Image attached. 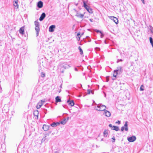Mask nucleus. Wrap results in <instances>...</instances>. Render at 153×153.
Returning a JSON list of instances; mask_svg holds the SVG:
<instances>
[{
  "mask_svg": "<svg viewBox=\"0 0 153 153\" xmlns=\"http://www.w3.org/2000/svg\"><path fill=\"white\" fill-rule=\"evenodd\" d=\"M95 107V109L99 111H104L103 114L105 113V105L102 104H99Z\"/></svg>",
  "mask_w": 153,
  "mask_h": 153,
  "instance_id": "obj_1",
  "label": "nucleus"
},
{
  "mask_svg": "<svg viewBox=\"0 0 153 153\" xmlns=\"http://www.w3.org/2000/svg\"><path fill=\"white\" fill-rule=\"evenodd\" d=\"M83 6L90 13H93L92 10L91 8H90L86 4L85 1H83Z\"/></svg>",
  "mask_w": 153,
  "mask_h": 153,
  "instance_id": "obj_2",
  "label": "nucleus"
},
{
  "mask_svg": "<svg viewBox=\"0 0 153 153\" xmlns=\"http://www.w3.org/2000/svg\"><path fill=\"white\" fill-rule=\"evenodd\" d=\"M51 133V132H50L49 134H45L44 137L42 138V142H47L49 140V138L48 137V136H49L50 134Z\"/></svg>",
  "mask_w": 153,
  "mask_h": 153,
  "instance_id": "obj_3",
  "label": "nucleus"
},
{
  "mask_svg": "<svg viewBox=\"0 0 153 153\" xmlns=\"http://www.w3.org/2000/svg\"><path fill=\"white\" fill-rule=\"evenodd\" d=\"M59 67L61 68H63L65 69H68L71 67V66L69 65L64 64L63 63H60L59 65Z\"/></svg>",
  "mask_w": 153,
  "mask_h": 153,
  "instance_id": "obj_4",
  "label": "nucleus"
},
{
  "mask_svg": "<svg viewBox=\"0 0 153 153\" xmlns=\"http://www.w3.org/2000/svg\"><path fill=\"white\" fill-rule=\"evenodd\" d=\"M136 138L134 136L130 137L127 138V140L128 141L131 142H134L136 140Z\"/></svg>",
  "mask_w": 153,
  "mask_h": 153,
  "instance_id": "obj_5",
  "label": "nucleus"
},
{
  "mask_svg": "<svg viewBox=\"0 0 153 153\" xmlns=\"http://www.w3.org/2000/svg\"><path fill=\"white\" fill-rule=\"evenodd\" d=\"M110 19L111 20V21L114 22L116 24L118 23V21L117 19L114 16L109 17Z\"/></svg>",
  "mask_w": 153,
  "mask_h": 153,
  "instance_id": "obj_6",
  "label": "nucleus"
},
{
  "mask_svg": "<svg viewBox=\"0 0 153 153\" xmlns=\"http://www.w3.org/2000/svg\"><path fill=\"white\" fill-rule=\"evenodd\" d=\"M76 11V14L75 15V16L77 17L82 18L84 16V15L85 13L84 14H80L78 12V11H76V10H75Z\"/></svg>",
  "mask_w": 153,
  "mask_h": 153,
  "instance_id": "obj_7",
  "label": "nucleus"
},
{
  "mask_svg": "<svg viewBox=\"0 0 153 153\" xmlns=\"http://www.w3.org/2000/svg\"><path fill=\"white\" fill-rule=\"evenodd\" d=\"M35 25V30H36V29H40L39 28V22L37 21H35L34 22Z\"/></svg>",
  "mask_w": 153,
  "mask_h": 153,
  "instance_id": "obj_8",
  "label": "nucleus"
},
{
  "mask_svg": "<svg viewBox=\"0 0 153 153\" xmlns=\"http://www.w3.org/2000/svg\"><path fill=\"white\" fill-rule=\"evenodd\" d=\"M46 16V14L45 13H43L39 18V20L40 21H42L43 20Z\"/></svg>",
  "mask_w": 153,
  "mask_h": 153,
  "instance_id": "obj_9",
  "label": "nucleus"
},
{
  "mask_svg": "<svg viewBox=\"0 0 153 153\" xmlns=\"http://www.w3.org/2000/svg\"><path fill=\"white\" fill-rule=\"evenodd\" d=\"M55 25H52L50 26L49 28V30L50 32H53L54 31V29L55 28Z\"/></svg>",
  "mask_w": 153,
  "mask_h": 153,
  "instance_id": "obj_10",
  "label": "nucleus"
},
{
  "mask_svg": "<svg viewBox=\"0 0 153 153\" xmlns=\"http://www.w3.org/2000/svg\"><path fill=\"white\" fill-rule=\"evenodd\" d=\"M94 31L97 33H100L101 38H102L104 36V35L101 31L97 29L94 30Z\"/></svg>",
  "mask_w": 153,
  "mask_h": 153,
  "instance_id": "obj_11",
  "label": "nucleus"
},
{
  "mask_svg": "<svg viewBox=\"0 0 153 153\" xmlns=\"http://www.w3.org/2000/svg\"><path fill=\"white\" fill-rule=\"evenodd\" d=\"M37 7L39 8H41L43 7V3L41 1H39L37 4Z\"/></svg>",
  "mask_w": 153,
  "mask_h": 153,
  "instance_id": "obj_12",
  "label": "nucleus"
},
{
  "mask_svg": "<svg viewBox=\"0 0 153 153\" xmlns=\"http://www.w3.org/2000/svg\"><path fill=\"white\" fill-rule=\"evenodd\" d=\"M67 103L69 105L71 106H74V101L73 100H68Z\"/></svg>",
  "mask_w": 153,
  "mask_h": 153,
  "instance_id": "obj_13",
  "label": "nucleus"
},
{
  "mask_svg": "<svg viewBox=\"0 0 153 153\" xmlns=\"http://www.w3.org/2000/svg\"><path fill=\"white\" fill-rule=\"evenodd\" d=\"M116 71L118 72L119 74H120L122 72V67L120 66L117 67L116 70H115Z\"/></svg>",
  "mask_w": 153,
  "mask_h": 153,
  "instance_id": "obj_14",
  "label": "nucleus"
},
{
  "mask_svg": "<svg viewBox=\"0 0 153 153\" xmlns=\"http://www.w3.org/2000/svg\"><path fill=\"white\" fill-rule=\"evenodd\" d=\"M60 124V123L59 122H56V123H53L51 124V126L53 127H56L58 126H59Z\"/></svg>",
  "mask_w": 153,
  "mask_h": 153,
  "instance_id": "obj_15",
  "label": "nucleus"
},
{
  "mask_svg": "<svg viewBox=\"0 0 153 153\" xmlns=\"http://www.w3.org/2000/svg\"><path fill=\"white\" fill-rule=\"evenodd\" d=\"M20 33L22 35L24 33V26L21 27L19 29Z\"/></svg>",
  "mask_w": 153,
  "mask_h": 153,
  "instance_id": "obj_16",
  "label": "nucleus"
},
{
  "mask_svg": "<svg viewBox=\"0 0 153 153\" xmlns=\"http://www.w3.org/2000/svg\"><path fill=\"white\" fill-rule=\"evenodd\" d=\"M42 128L44 131H47L49 129V127L48 126L44 125L43 126Z\"/></svg>",
  "mask_w": 153,
  "mask_h": 153,
  "instance_id": "obj_17",
  "label": "nucleus"
},
{
  "mask_svg": "<svg viewBox=\"0 0 153 153\" xmlns=\"http://www.w3.org/2000/svg\"><path fill=\"white\" fill-rule=\"evenodd\" d=\"M33 114L36 117H37V118H38L39 112L38 110H35L33 112Z\"/></svg>",
  "mask_w": 153,
  "mask_h": 153,
  "instance_id": "obj_18",
  "label": "nucleus"
},
{
  "mask_svg": "<svg viewBox=\"0 0 153 153\" xmlns=\"http://www.w3.org/2000/svg\"><path fill=\"white\" fill-rule=\"evenodd\" d=\"M128 122L127 121H126L124 126L123 127H124V128H125V130L126 131H128Z\"/></svg>",
  "mask_w": 153,
  "mask_h": 153,
  "instance_id": "obj_19",
  "label": "nucleus"
},
{
  "mask_svg": "<svg viewBox=\"0 0 153 153\" xmlns=\"http://www.w3.org/2000/svg\"><path fill=\"white\" fill-rule=\"evenodd\" d=\"M61 101V98L59 96L56 97L55 98V102H58Z\"/></svg>",
  "mask_w": 153,
  "mask_h": 153,
  "instance_id": "obj_20",
  "label": "nucleus"
},
{
  "mask_svg": "<svg viewBox=\"0 0 153 153\" xmlns=\"http://www.w3.org/2000/svg\"><path fill=\"white\" fill-rule=\"evenodd\" d=\"M112 130H114L116 131H118L119 130V128L118 126H113V127L112 128Z\"/></svg>",
  "mask_w": 153,
  "mask_h": 153,
  "instance_id": "obj_21",
  "label": "nucleus"
},
{
  "mask_svg": "<svg viewBox=\"0 0 153 153\" xmlns=\"http://www.w3.org/2000/svg\"><path fill=\"white\" fill-rule=\"evenodd\" d=\"M67 121H68V120H66V119L65 118H64V119L62 120L60 122V123L61 124L64 125V124H65Z\"/></svg>",
  "mask_w": 153,
  "mask_h": 153,
  "instance_id": "obj_22",
  "label": "nucleus"
},
{
  "mask_svg": "<svg viewBox=\"0 0 153 153\" xmlns=\"http://www.w3.org/2000/svg\"><path fill=\"white\" fill-rule=\"evenodd\" d=\"M118 74H119V73H118V72H117L115 70H114V71L113 75L114 77V78H113V79H115V78H116Z\"/></svg>",
  "mask_w": 153,
  "mask_h": 153,
  "instance_id": "obj_23",
  "label": "nucleus"
},
{
  "mask_svg": "<svg viewBox=\"0 0 153 153\" xmlns=\"http://www.w3.org/2000/svg\"><path fill=\"white\" fill-rule=\"evenodd\" d=\"M111 115V113L110 111L106 110V116L110 117Z\"/></svg>",
  "mask_w": 153,
  "mask_h": 153,
  "instance_id": "obj_24",
  "label": "nucleus"
},
{
  "mask_svg": "<svg viewBox=\"0 0 153 153\" xmlns=\"http://www.w3.org/2000/svg\"><path fill=\"white\" fill-rule=\"evenodd\" d=\"M84 41L85 42H90L91 41V39L88 36H86V39Z\"/></svg>",
  "mask_w": 153,
  "mask_h": 153,
  "instance_id": "obj_25",
  "label": "nucleus"
},
{
  "mask_svg": "<svg viewBox=\"0 0 153 153\" xmlns=\"http://www.w3.org/2000/svg\"><path fill=\"white\" fill-rule=\"evenodd\" d=\"M149 40L150 43L152 45L153 48V39L152 37H149Z\"/></svg>",
  "mask_w": 153,
  "mask_h": 153,
  "instance_id": "obj_26",
  "label": "nucleus"
},
{
  "mask_svg": "<svg viewBox=\"0 0 153 153\" xmlns=\"http://www.w3.org/2000/svg\"><path fill=\"white\" fill-rule=\"evenodd\" d=\"M78 49L79 51L80 54L81 55H82L83 54V52L82 49L81 48V47L80 46H79Z\"/></svg>",
  "mask_w": 153,
  "mask_h": 153,
  "instance_id": "obj_27",
  "label": "nucleus"
},
{
  "mask_svg": "<svg viewBox=\"0 0 153 153\" xmlns=\"http://www.w3.org/2000/svg\"><path fill=\"white\" fill-rule=\"evenodd\" d=\"M14 8L15 9H18L19 7V5L18 3L14 4Z\"/></svg>",
  "mask_w": 153,
  "mask_h": 153,
  "instance_id": "obj_28",
  "label": "nucleus"
},
{
  "mask_svg": "<svg viewBox=\"0 0 153 153\" xmlns=\"http://www.w3.org/2000/svg\"><path fill=\"white\" fill-rule=\"evenodd\" d=\"M35 30L36 32V36H37L39 35V33L40 31V29H36V30Z\"/></svg>",
  "mask_w": 153,
  "mask_h": 153,
  "instance_id": "obj_29",
  "label": "nucleus"
},
{
  "mask_svg": "<svg viewBox=\"0 0 153 153\" xmlns=\"http://www.w3.org/2000/svg\"><path fill=\"white\" fill-rule=\"evenodd\" d=\"M143 88H144V86L143 85H142L140 87V91H143L144 90Z\"/></svg>",
  "mask_w": 153,
  "mask_h": 153,
  "instance_id": "obj_30",
  "label": "nucleus"
},
{
  "mask_svg": "<svg viewBox=\"0 0 153 153\" xmlns=\"http://www.w3.org/2000/svg\"><path fill=\"white\" fill-rule=\"evenodd\" d=\"M41 74V76L42 77H44L45 76V74L43 72H42Z\"/></svg>",
  "mask_w": 153,
  "mask_h": 153,
  "instance_id": "obj_31",
  "label": "nucleus"
},
{
  "mask_svg": "<svg viewBox=\"0 0 153 153\" xmlns=\"http://www.w3.org/2000/svg\"><path fill=\"white\" fill-rule=\"evenodd\" d=\"M41 107V105H38V104H37L36 105V108L37 109H39Z\"/></svg>",
  "mask_w": 153,
  "mask_h": 153,
  "instance_id": "obj_32",
  "label": "nucleus"
},
{
  "mask_svg": "<svg viewBox=\"0 0 153 153\" xmlns=\"http://www.w3.org/2000/svg\"><path fill=\"white\" fill-rule=\"evenodd\" d=\"M87 91L88 92L87 94H90L91 93V91L90 89H88Z\"/></svg>",
  "mask_w": 153,
  "mask_h": 153,
  "instance_id": "obj_33",
  "label": "nucleus"
},
{
  "mask_svg": "<svg viewBox=\"0 0 153 153\" xmlns=\"http://www.w3.org/2000/svg\"><path fill=\"white\" fill-rule=\"evenodd\" d=\"M112 142H115V138H114V137H112Z\"/></svg>",
  "mask_w": 153,
  "mask_h": 153,
  "instance_id": "obj_34",
  "label": "nucleus"
},
{
  "mask_svg": "<svg viewBox=\"0 0 153 153\" xmlns=\"http://www.w3.org/2000/svg\"><path fill=\"white\" fill-rule=\"evenodd\" d=\"M38 104V105H41V106L43 105L42 103L41 102H39Z\"/></svg>",
  "mask_w": 153,
  "mask_h": 153,
  "instance_id": "obj_35",
  "label": "nucleus"
},
{
  "mask_svg": "<svg viewBox=\"0 0 153 153\" xmlns=\"http://www.w3.org/2000/svg\"><path fill=\"white\" fill-rule=\"evenodd\" d=\"M123 61V60L122 59H118L117 61V63H118L120 61V62H122Z\"/></svg>",
  "mask_w": 153,
  "mask_h": 153,
  "instance_id": "obj_36",
  "label": "nucleus"
},
{
  "mask_svg": "<svg viewBox=\"0 0 153 153\" xmlns=\"http://www.w3.org/2000/svg\"><path fill=\"white\" fill-rule=\"evenodd\" d=\"M77 36L79 37V40L80 39V37H79V36H80V34L79 33H78L77 34Z\"/></svg>",
  "mask_w": 153,
  "mask_h": 153,
  "instance_id": "obj_37",
  "label": "nucleus"
},
{
  "mask_svg": "<svg viewBox=\"0 0 153 153\" xmlns=\"http://www.w3.org/2000/svg\"><path fill=\"white\" fill-rule=\"evenodd\" d=\"M42 103V104L43 105L44 103L45 102V101L43 100H41L40 101Z\"/></svg>",
  "mask_w": 153,
  "mask_h": 153,
  "instance_id": "obj_38",
  "label": "nucleus"
},
{
  "mask_svg": "<svg viewBox=\"0 0 153 153\" xmlns=\"http://www.w3.org/2000/svg\"><path fill=\"white\" fill-rule=\"evenodd\" d=\"M113 126L111 124H110L109 125V126L112 129V128L113 127Z\"/></svg>",
  "mask_w": 153,
  "mask_h": 153,
  "instance_id": "obj_39",
  "label": "nucleus"
},
{
  "mask_svg": "<svg viewBox=\"0 0 153 153\" xmlns=\"http://www.w3.org/2000/svg\"><path fill=\"white\" fill-rule=\"evenodd\" d=\"M116 123L120 124V121L119 120H118L116 122Z\"/></svg>",
  "mask_w": 153,
  "mask_h": 153,
  "instance_id": "obj_40",
  "label": "nucleus"
},
{
  "mask_svg": "<svg viewBox=\"0 0 153 153\" xmlns=\"http://www.w3.org/2000/svg\"><path fill=\"white\" fill-rule=\"evenodd\" d=\"M125 130V128H124V127H122L121 128V131H123L124 130Z\"/></svg>",
  "mask_w": 153,
  "mask_h": 153,
  "instance_id": "obj_41",
  "label": "nucleus"
},
{
  "mask_svg": "<svg viewBox=\"0 0 153 153\" xmlns=\"http://www.w3.org/2000/svg\"><path fill=\"white\" fill-rule=\"evenodd\" d=\"M14 1L15 2L14 4H17L18 3V0H14Z\"/></svg>",
  "mask_w": 153,
  "mask_h": 153,
  "instance_id": "obj_42",
  "label": "nucleus"
},
{
  "mask_svg": "<svg viewBox=\"0 0 153 153\" xmlns=\"http://www.w3.org/2000/svg\"><path fill=\"white\" fill-rule=\"evenodd\" d=\"M62 106L64 108H66L67 106L66 105H63Z\"/></svg>",
  "mask_w": 153,
  "mask_h": 153,
  "instance_id": "obj_43",
  "label": "nucleus"
},
{
  "mask_svg": "<svg viewBox=\"0 0 153 153\" xmlns=\"http://www.w3.org/2000/svg\"><path fill=\"white\" fill-rule=\"evenodd\" d=\"M89 20L91 22H93V19H89Z\"/></svg>",
  "mask_w": 153,
  "mask_h": 153,
  "instance_id": "obj_44",
  "label": "nucleus"
},
{
  "mask_svg": "<svg viewBox=\"0 0 153 153\" xmlns=\"http://www.w3.org/2000/svg\"><path fill=\"white\" fill-rule=\"evenodd\" d=\"M150 30H152V26H150Z\"/></svg>",
  "mask_w": 153,
  "mask_h": 153,
  "instance_id": "obj_45",
  "label": "nucleus"
},
{
  "mask_svg": "<svg viewBox=\"0 0 153 153\" xmlns=\"http://www.w3.org/2000/svg\"><path fill=\"white\" fill-rule=\"evenodd\" d=\"M91 93L92 94H94V91H92V90H91Z\"/></svg>",
  "mask_w": 153,
  "mask_h": 153,
  "instance_id": "obj_46",
  "label": "nucleus"
},
{
  "mask_svg": "<svg viewBox=\"0 0 153 153\" xmlns=\"http://www.w3.org/2000/svg\"><path fill=\"white\" fill-rule=\"evenodd\" d=\"M74 70L76 71H78V69L76 68H74Z\"/></svg>",
  "mask_w": 153,
  "mask_h": 153,
  "instance_id": "obj_47",
  "label": "nucleus"
},
{
  "mask_svg": "<svg viewBox=\"0 0 153 153\" xmlns=\"http://www.w3.org/2000/svg\"><path fill=\"white\" fill-rule=\"evenodd\" d=\"M141 1H142L143 3L144 4H145V1L144 0H141Z\"/></svg>",
  "mask_w": 153,
  "mask_h": 153,
  "instance_id": "obj_48",
  "label": "nucleus"
},
{
  "mask_svg": "<svg viewBox=\"0 0 153 153\" xmlns=\"http://www.w3.org/2000/svg\"><path fill=\"white\" fill-rule=\"evenodd\" d=\"M108 79L107 78V77H106V81L108 82Z\"/></svg>",
  "mask_w": 153,
  "mask_h": 153,
  "instance_id": "obj_49",
  "label": "nucleus"
},
{
  "mask_svg": "<svg viewBox=\"0 0 153 153\" xmlns=\"http://www.w3.org/2000/svg\"><path fill=\"white\" fill-rule=\"evenodd\" d=\"M103 134L104 135V136L105 135V130H104V131H103Z\"/></svg>",
  "mask_w": 153,
  "mask_h": 153,
  "instance_id": "obj_50",
  "label": "nucleus"
},
{
  "mask_svg": "<svg viewBox=\"0 0 153 153\" xmlns=\"http://www.w3.org/2000/svg\"><path fill=\"white\" fill-rule=\"evenodd\" d=\"M71 73H70V78H71Z\"/></svg>",
  "mask_w": 153,
  "mask_h": 153,
  "instance_id": "obj_51",
  "label": "nucleus"
},
{
  "mask_svg": "<svg viewBox=\"0 0 153 153\" xmlns=\"http://www.w3.org/2000/svg\"><path fill=\"white\" fill-rule=\"evenodd\" d=\"M66 119V120H68V121L69 119V117H67Z\"/></svg>",
  "mask_w": 153,
  "mask_h": 153,
  "instance_id": "obj_52",
  "label": "nucleus"
},
{
  "mask_svg": "<svg viewBox=\"0 0 153 153\" xmlns=\"http://www.w3.org/2000/svg\"><path fill=\"white\" fill-rule=\"evenodd\" d=\"M103 92L104 94V97H105V92H104V91H103Z\"/></svg>",
  "mask_w": 153,
  "mask_h": 153,
  "instance_id": "obj_53",
  "label": "nucleus"
},
{
  "mask_svg": "<svg viewBox=\"0 0 153 153\" xmlns=\"http://www.w3.org/2000/svg\"><path fill=\"white\" fill-rule=\"evenodd\" d=\"M55 153H59L58 152V151H56V152H55Z\"/></svg>",
  "mask_w": 153,
  "mask_h": 153,
  "instance_id": "obj_54",
  "label": "nucleus"
},
{
  "mask_svg": "<svg viewBox=\"0 0 153 153\" xmlns=\"http://www.w3.org/2000/svg\"><path fill=\"white\" fill-rule=\"evenodd\" d=\"M61 73H64V71H62L61 72Z\"/></svg>",
  "mask_w": 153,
  "mask_h": 153,
  "instance_id": "obj_55",
  "label": "nucleus"
},
{
  "mask_svg": "<svg viewBox=\"0 0 153 153\" xmlns=\"http://www.w3.org/2000/svg\"><path fill=\"white\" fill-rule=\"evenodd\" d=\"M104 42L105 43V39L104 40Z\"/></svg>",
  "mask_w": 153,
  "mask_h": 153,
  "instance_id": "obj_56",
  "label": "nucleus"
},
{
  "mask_svg": "<svg viewBox=\"0 0 153 153\" xmlns=\"http://www.w3.org/2000/svg\"><path fill=\"white\" fill-rule=\"evenodd\" d=\"M45 114H46V112L45 111Z\"/></svg>",
  "mask_w": 153,
  "mask_h": 153,
  "instance_id": "obj_57",
  "label": "nucleus"
},
{
  "mask_svg": "<svg viewBox=\"0 0 153 153\" xmlns=\"http://www.w3.org/2000/svg\"><path fill=\"white\" fill-rule=\"evenodd\" d=\"M108 26H107V29H108Z\"/></svg>",
  "mask_w": 153,
  "mask_h": 153,
  "instance_id": "obj_58",
  "label": "nucleus"
},
{
  "mask_svg": "<svg viewBox=\"0 0 153 153\" xmlns=\"http://www.w3.org/2000/svg\"><path fill=\"white\" fill-rule=\"evenodd\" d=\"M60 87L61 88V87H62L61 85L60 86Z\"/></svg>",
  "mask_w": 153,
  "mask_h": 153,
  "instance_id": "obj_59",
  "label": "nucleus"
},
{
  "mask_svg": "<svg viewBox=\"0 0 153 153\" xmlns=\"http://www.w3.org/2000/svg\"><path fill=\"white\" fill-rule=\"evenodd\" d=\"M96 48H98V49L99 48H98L97 47Z\"/></svg>",
  "mask_w": 153,
  "mask_h": 153,
  "instance_id": "obj_60",
  "label": "nucleus"
},
{
  "mask_svg": "<svg viewBox=\"0 0 153 153\" xmlns=\"http://www.w3.org/2000/svg\"><path fill=\"white\" fill-rule=\"evenodd\" d=\"M105 87V86L104 85V86H103V87Z\"/></svg>",
  "mask_w": 153,
  "mask_h": 153,
  "instance_id": "obj_61",
  "label": "nucleus"
},
{
  "mask_svg": "<svg viewBox=\"0 0 153 153\" xmlns=\"http://www.w3.org/2000/svg\"><path fill=\"white\" fill-rule=\"evenodd\" d=\"M102 140V139H101V140Z\"/></svg>",
  "mask_w": 153,
  "mask_h": 153,
  "instance_id": "obj_62",
  "label": "nucleus"
},
{
  "mask_svg": "<svg viewBox=\"0 0 153 153\" xmlns=\"http://www.w3.org/2000/svg\"><path fill=\"white\" fill-rule=\"evenodd\" d=\"M105 43H106V40Z\"/></svg>",
  "mask_w": 153,
  "mask_h": 153,
  "instance_id": "obj_63",
  "label": "nucleus"
}]
</instances>
